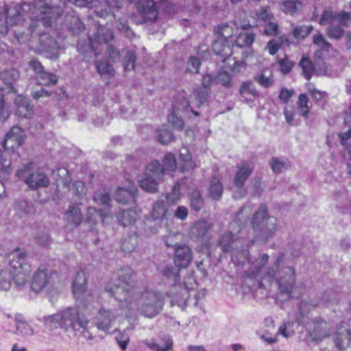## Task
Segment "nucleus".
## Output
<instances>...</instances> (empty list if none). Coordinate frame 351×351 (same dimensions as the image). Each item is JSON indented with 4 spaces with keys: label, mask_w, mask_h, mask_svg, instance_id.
I'll list each match as a JSON object with an SVG mask.
<instances>
[{
    "label": "nucleus",
    "mask_w": 351,
    "mask_h": 351,
    "mask_svg": "<svg viewBox=\"0 0 351 351\" xmlns=\"http://www.w3.org/2000/svg\"><path fill=\"white\" fill-rule=\"evenodd\" d=\"M33 6V11L29 15L32 23L29 27L32 30L38 26V23L44 27H51L53 23L62 14V5L55 2H47L45 0H34L29 3H24L21 8L17 7L9 8L3 5L0 8V34L5 35L8 26L16 25L24 21L20 10L23 12L29 10Z\"/></svg>",
    "instance_id": "obj_1"
},
{
    "label": "nucleus",
    "mask_w": 351,
    "mask_h": 351,
    "mask_svg": "<svg viewBox=\"0 0 351 351\" xmlns=\"http://www.w3.org/2000/svg\"><path fill=\"white\" fill-rule=\"evenodd\" d=\"M42 320L47 327H60L67 331L85 329L89 323L82 309L77 307L66 308L56 314L43 317Z\"/></svg>",
    "instance_id": "obj_2"
},
{
    "label": "nucleus",
    "mask_w": 351,
    "mask_h": 351,
    "mask_svg": "<svg viewBox=\"0 0 351 351\" xmlns=\"http://www.w3.org/2000/svg\"><path fill=\"white\" fill-rule=\"evenodd\" d=\"M128 298L120 299L119 305L121 309H127L132 312L137 311L145 317L152 318L156 316L162 309V295L155 291H147L142 293L135 302Z\"/></svg>",
    "instance_id": "obj_3"
},
{
    "label": "nucleus",
    "mask_w": 351,
    "mask_h": 351,
    "mask_svg": "<svg viewBox=\"0 0 351 351\" xmlns=\"http://www.w3.org/2000/svg\"><path fill=\"white\" fill-rule=\"evenodd\" d=\"M251 225L254 238L247 242V248L252 247L256 241L266 243L277 230V219L268 215L267 208L263 204L254 214Z\"/></svg>",
    "instance_id": "obj_4"
},
{
    "label": "nucleus",
    "mask_w": 351,
    "mask_h": 351,
    "mask_svg": "<svg viewBox=\"0 0 351 351\" xmlns=\"http://www.w3.org/2000/svg\"><path fill=\"white\" fill-rule=\"evenodd\" d=\"M295 269L292 267H284L276 272L274 267H270L262 275L263 281L271 283L276 279L278 284L277 300L283 302L292 298V292L295 285Z\"/></svg>",
    "instance_id": "obj_5"
},
{
    "label": "nucleus",
    "mask_w": 351,
    "mask_h": 351,
    "mask_svg": "<svg viewBox=\"0 0 351 351\" xmlns=\"http://www.w3.org/2000/svg\"><path fill=\"white\" fill-rule=\"evenodd\" d=\"M27 254L24 250L16 249L9 255L8 271L18 287L24 286L31 273V265L26 261Z\"/></svg>",
    "instance_id": "obj_6"
},
{
    "label": "nucleus",
    "mask_w": 351,
    "mask_h": 351,
    "mask_svg": "<svg viewBox=\"0 0 351 351\" xmlns=\"http://www.w3.org/2000/svg\"><path fill=\"white\" fill-rule=\"evenodd\" d=\"M243 241L234 237L232 232L228 231L223 234L218 241V245L223 252L232 254V261L237 265H243L249 261L250 252L248 250L239 249Z\"/></svg>",
    "instance_id": "obj_7"
},
{
    "label": "nucleus",
    "mask_w": 351,
    "mask_h": 351,
    "mask_svg": "<svg viewBox=\"0 0 351 351\" xmlns=\"http://www.w3.org/2000/svg\"><path fill=\"white\" fill-rule=\"evenodd\" d=\"M133 271L130 267H123L118 271L117 278L115 281H111L105 287L106 292L110 293L117 299L128 298L130 300L132 296L131 291V278Z\"/></svg>",
    "instance_id": "obj_8"
},
{
    "label": "nucleus",
    "mask_w": 351,
    "mask_h": 351,
    "mask_svg": "<svg viewBox=\"0 0 351 351\" xmlns=\"http://www.w3.org/2000/svg\"><path fill=\"white\" fill-rule=\"evenodd\" d=\"M32 162L26 164L23 169L17 171L16 176L31 189L47 186L49 184L48 177L40 170L32 171Z\"/></svg>",
    "instance_id": "obj_9"
},
{
    "label": "nucleus",
    "mask_w": 351,
    "mask_h": 351,
    "mask_svg": "<svg viewBox=\"0 0 351 351\" xmlns=\"http://www.w3.org/2000/svg\"><path fill=\"white\" fill-rule=\"evenodd\" d=\"M120 299L121 298L117 299L119 302ZM125 311L128 310L121 309L119 304H118V308L113 309H107L104 307L100 308L95 318L97 327L99 330H107L110 329L117 317L123 315V311Z\"/></svg>",
    "instance_id": "obj_10"
},
{
    "label": "nucleus",
    "mask_w": 351,
    "mask_h": 351,
    "mask_svg": "<svg viewBox=\"0 0 351 351\" xmlns=\"http://www.w3.org/2000/svg\"><path fill=\"white\" fill-rule=\"evenodd\" d=\"M331 334V326L322 319H315L308 326V335L312 341L321 342Z\"/></svg>",
    "instance_id": "obj_11"
},
{
    "label": "nucleus",
    "mask_w": 351,
    "mask_h": 351,
    "mask_svg": "<svg viewBox=\"0 0 351 351\" xmlns=\"http://www.w3.org/2000/svg\"><path fill=\"white\" fill-rule=\"evenodd\" d=\"M167 246L174 247V263L179 268H186L193 260L191 250L186 245H172L168 240L165 241Z\"/></svg>",
    "instance_id": "obj_12"
},
{
    "label": "nucleus",
    "mask_w": 351,
    "mask_h": 351,
    "mask_svg": "<svg viewBox=\"0 0 351 351\" xmlns=\"http://www.w3.org/2000/svg\"><path fill=\"white\" fill-rule=\"evenodd\" d=\"M136 4V8L141 17L138 23L154 22L157 19V11L154 2L149 0H130Z\"/></svg>",
    "instance_id": "obj_13"
},
{
    "label": "nucleus",
    "mask_w": 351,
    "mask_h": 351,
    "mask_svg": "<svg viewBox=\"0 0 351 351\" xmlns=\"http://www.w3.org/2000/svg\"><path fill=\"white\" fill-rule=\"evenodd\" d=\"M333 341L337 349L343 350L351 342V332L349 324L342 322L337 325L333 335Z\"/></svg>",
    "instance_id": "obj_14"
},
{
    "label": "nucleus",
    "mask_w": 351,
    "mask_h": 351,
    "mask_svg": "<svg viewBox=\"0 0 351 351\" xmlns=\"http://www.w3.org/2000/svg\"><path fill=\"white\" fill-rule=\"evenodd\" d=\"M351 22L350 12H333L331 10H325L319 19V24L326 25L328 23H339L347 26Z\"/></svg>",
    "instance_id": "obj_15"
},
{
    "label": "nucleus",
    "mask_w": 351,
    "mask_h": 351,
    "mask_svg": "<svg viewBox=\"0 0 351 351\" xmlns=\"http://www.w3.org/2000/svg\"><path fill=\"white\" fill-rule=\"evenodd\" d=\"M24 139V131L18 126H13L5 136L3 143V147L7 150H14L21 146Z\"/></svg>",
    "instance_id": "obj_16"
},
{
    "label": "nucleus",
    "mask_w": 351,
    "mask_h": 351,
    "mask_svg": "<svg viewBox=\"0 0 351 351\" xmlns=\"http://www.w3.org/2000/svg\"><path fill=\"white\" fill-rule=\"evenodd\" d=\"M39 43L40 50L49 53L51 58H57L58 57L60 47L49 34H41L39 38Z\"/></svg>",
    "instance_id": "obj_17"
},
{
    "label": "nucleus",
    "mask_w": 351,
    "mask_h": 351,
    "mask_svg": "<svg viewBox=\"0 0 351 351\" xmlns=\"http://www.w3.org/2000/svg\"><path fill=\"white\" fill-rule=\"evenodd\" d=\"M239 27L237 23L231 21L228 23L222 24L215 28V34L218 38L226 41V43H231L233 46V40L237 32Z\"/></svg>",
    "instance_id": "obj_18"
},
{
    "label": "nucleus",
    "mask_w": 351,
    "mask_h": 351,
    "mask_svg": "<svg viewBox=\"0 0 351 351\" xmlns=\"http://www.w3.org/2000/svg\"><path fill=\"white\" fill-rule=\"evenodd\" d=\"M50 275L45 269H38L31 280V289L35 293L42 291L50 282Z\"/></svg>",
    "instance_id": "obj_19"
},
{
    "label": "nucleus",
    "mask_w": 351,
    "mask_h": 351,
    "mask_svg": "<svg viewBox=\"0 0 351 351\" xmlns=\"http://www.w3.org/2000/svg\"><path fill=\"white\" fill-rule=\"evenodd\" d=\"M237 170L234 178V182L237 186L242 187L245 181L252 174L254 169V165L251 162L243 161L237 165Z\"/></svg>",
    "instance_id": "obj_20"
},
{
    "label": "nucleus",
    "mask_w": 351,
    "mask_h": 351,
    "mask_svg": "<svg viewBox=\"0 0 351 351\" xmlns=\"http://www.w3.org/2000/svg\"><path fill=\"white\" fill-rule=\"evenodd\" d=\"M137 192L138 189L134 184L128 189L119 187L115 193L114 198L117 202L128 204L134 202Z\"/></svg>",
    "instance_id": "obj_21"
},
{
    "label": "nucleus",
    "mask_w": 351,
    "mask_h": 351,
    "mask_svg": "<svg viewBox=\"0 0 351 351\" xmlns=\"http://www.w3.org/2000/svg\"><path fill=\"white\" fill-rule=\"evenodd\" d=\"M114 39L112 32L106 27L99 26L97 32L90 38V41L93 45H107L110 41Z\"/></svg>",
    "instance_id": "obj_22"
},
{
    "label": "nucleus",
    "mask_w": 351,
    "mask_h": 351,
    "mask_svg": "<svg viewBox=\"0 0 351 351\" xmlns=\"http://www.w3.org/2000/svg\"><path fill=\"white\" fill-rule=\"evenodd\" d=\"M87 290V278L84 271H78L72 283V292L75 298L81 297L82 294Z\"/></svg>",
    "instance_id": "obj_23"
},
{
    "label": "nucleus",
    "mask_w": 351,
    "mask_h": 351,
    "mask_svg": "<svg viewBox=\"0 0 351 351\" xmlns=\"http://www.w3.org/2000/svg\"><path fill=\"white\" fill-rule=\"evenodd\" d=\"M64 219L71 226H78L82 221V215L80 208L76 205H69L64 213Z\"/></svg>",
    "instance_id": "obj_24"
},
{
    "label": "nucleus",
    "mask_w": 351,
    "mask_h": 351,
    "mask_svg": "<svg viewBox=\"0 0 351 351\" xmlns=\"http://www.w3.org/2000/svg\"><path fill=\"white\" fill-rule=\"evenodd\" d=\"M16 106V114L23 118L30 117L33 114V106L30 105L29 99L21 95L15 99Z\"/></svg>",
    "instance_id": "obj_25"
},
{
    "label": "nucleus",
    "mask_w": 351,
    "mask_h": 351,
    "mask_svg": "<svg viewBox=\"0 0 351 351\" xmlns=\"http://www.w3.org/2000/svg\"><path fill=\"white\" fill-rule=\"evenodd\" d=\"M75 300L80 303L77 308L82 309V313L87 317L92 314L93 295L90 290H86L80 298H75Z\"/></svg>",
    "instance_id": "obj_26"
},
{
    "label": "nucleus",
    "mask_w": 351,
    "mask_h": 351,
    "mask_svg": "<svg viewBox=\"0 0 351 351\" xmlns=\"http://www.w3.org/2000/svg\"><path fill=\"white\" fill-rule=\"evenodd\" d=\"M232 47L231 43H226L223 39L218 38V40L215 41L213 45V50L217 55L221 56L225 60L226 58L230 56L232 54Z\"/></svg>",
    "instance_id": "obj_27"
},
{
    "label": "nucleus",
    "mask_w": 351,
    "mask_h": 351,
    "mask_svg": "<svg viewBox=\"0 0 351 351\" xmlns=\"http://www.w3.org/2000/svg\"><path fill=\"white\" fill-rule=\"evenodd\" d=\"M158 270L164 277L173 282L174 288L176 289V284L180 280L179 269L172 265H160Z\"/></svg>",
    "instance_id": "obj_28"
},
{
    "label": "nucleus",
    "mask_w": 351,
    "mask_h": 351,
    "mask_svg": "<svg viewBox=\"0 0 351 351\" xmlns=\"http://www.w3.org/2000/svg\"><path fill=\"white\" fill-rule=\"evenodd\" d=\"M165 175L164 169L158 160L152 161L146 167L145 176L160 182Z\"/></svg>",
    "instance_id": "obj_29"
},
{
    "label": "nucleus",
    "mask_w": 351,
    "mask_h": 351,
    "mask_svg": "<svg viewBox=\"0 0 351 351\" xmlns=\"http://www.w3.org/2000/svg\"><path fill=\"white\" fill-rule=\"evenodd\" d=\"M12 278L8 271V262H4L0 256V289L8 290L11 287Z\"/></svg>",
    "instance_id": "obj_30"
},
{
    "label": "nucleus",
    "mask_w": 351,
    "mask_h": 351,
    "mask_svg": "<svg viewBox=\"0 0 351 351\" xmlns=\"http://www.w3.org/2000/svg\"><path fill=\"white\" fill-rule=\"evenodd\" d=\"M168 211L167 203L163 200L157 201L154 203L150 212V217L152 220L162 221L165 219Z\"/></svg>",
    "instance_id": "obj_31"
},
{
    "label": "nucleus",
    "mask_w": 351,
    "mask_h": 351,
    "mask_svg": "<svg viewBox=\"0 0 351 351\" xmlns=\"http://www.w3.org/2000/svg\"><path fill=\"white\" fill-rule=\"evenodd\" d=\"M212 227V223L205 219L195 221L191 228V234L195 237H204Z\"/></svg>",
    "instance_id": "obj_32"
},
{
    "label": "nucleus",
    "mask_w": 351,
    "mask_h": 351,
    "mask_svg": "<svg viewBox=\"0 0 351 351\" xmlns=\"http://www.w3.org/2000/svg\"><path fill=\"white\" fill-rule=\"evenodd\" d=\"M223 186L221 182L216 177L211 178L208 185L209 197L215 201H218L221 198L223 193Z\"/></svg>",
    "instance_id": "obj_33"
},
{
    "label": "nucleus",
    "mask_w": 351,
    "mask_h": 351,
    "mask_svg": "<svg viewBox=\"0 0 351 351\" xmlns=\"http://www.w3.org/2000/svg\"><path fill=\"white\" fill-rule=\"evenodd\" d=\"M142 343L153 351H170L173 348V340L167 336L164 339V346L158 344L154 339L142 341Z\"/></svg>",
    "instance_id": "obj_34"
},
{
    "label": "nucleus",
    "mask_w": 351,
    "mask_h": 351,
    "mask_svg": "<svg viewBox=\"0 0 351 351\" xmlns=\"http://www.w3.org/2000/svg\"><path fill=\"white\" fill-rule=\"evenodd\" d=\"M138 215L134 209L123 210L117 215L118 221L123 226L133 225L138 219Z\"/></svg>",
    "instance_id": "obj_35"
},
{
    "label": "nucleus",
    "mask_w": 351,
    "mask_h": 351,
    "mask_svg": "<svg viewBox=\"0 0 351 351\" xmlns=\"http://www.w3.org/2000/svg\"><path fill=\"white\" fill-rule=\"evenodd\" d=\"M95 56L97 59L95 60V67L97 72L101 77H112L114 75V70L112 65L106 62H99L97 59L98 53L95 52Z\"/></svg>",
    "instance_id": "obj_36"
},
{
    "label": "nucleus",
    "mask_w": 351,
    "mask_h": 351,
    "mask_svg": "<svg viewBox=\"0 0 351 351\" xmlns=\"http://www.w3.org/2000/svg\"><path fill=\"white\" fill-rule=\"evenodd\" d=\"M254 40V35L252 33L242 32L237 33L233 40V45L243 48L250 46Z\"/></svg>",
    "instance_id": "obj_37"
},
{
    "label": "nucleus",
    "mask_w": 351,
    "mask_h": 351,
    "mask_svg": "<svg viewBox=\"0 0 351 351\" xmlns=\"http://www.w3.org/2000/svg\"><path fill=\"white\" fill-rule=\"evenodd\" d=\"M156 134L157 141L162 144L166 145L174 140L172 132L165 125L158 127L156 130Z\"/></svg>",
    "instance_id": "obj_38"
},
{
    "label": "nucleus",
    "mask_w": 351,
    "mask_h": 351,
    "mask_svg": "<svg viewBox=\"0 0 351 351\" xmlns=\"http://www.w3.org/2000/svg\"><path fill=\"white\" fill-rule=\"evenodd\" d=\"M302 8V3L299 0H284L281 3V10L290 15H294Z\"/></svg>",
    "instance_id": "obj_39"
},
{
    "label": "nucleus",
    "mask_w": 351,
    "mask_h": 351,
    "mask_svg": "<svg viewBox=\"0 0 351 351\" xmlns=\"http://www.w3.org/2000/svg\"><path fill=\"white\" fill-rule=\"evenodd\" d=\"M65 22L67 27L73 33H79L84 29V26L80 18L75 14L66 15Z\"/></svg>",
    "instance_id": "obj_40"
},
{
    "label": "nucleus",
    "mask_w": 351,
    "mask_h": 351,
    "mask_svg": "<svg viewBox=\"0 0 351 351\" xmlns=\"http://www.w3.org/2000/svg\"><path fill=\"white\" fill-rule=\"evenodd\" d=\"M269 261L267 254H261L252 263L251 268V275L255 276L261 274L262 269L266 265Z\"/></svg>",
    "instance_id": "obj_41"
},
{
    "label": "nucleus",
    "mask_w": 351,
    "mask_h": 351,
    "mask_svg": "<svg viewBox=\"0 0 351 351\" xmlns=\"http://www.w3.org/2000/svg\"><path fill=\"white\" fill-rule=\"evenodd\" d=\"M252 212V208L250 204L245 205L237 213L234 217V222L238 223L239 226L245 224Z\"/></svg>",
    "instance_id": "obj_42"
},
{
    "label": "nucleus",
    "mask_w": 351,
    "mask_h": 351,
    "mask_svg": "<svg viewBox=\"0 0 351 351\" xmlns=\"http://www.w3.org/2000/svg\"><path fill=\"white\" fill-rule=\"evenodd\" d=\"M189 201L191 208L195 211H199L204 206V198L197 190H194L191 193Z\"/></svg>",
    "instance_id": "obj_43"
},
{
    "label": "nucleus",
    "mask_w": 351,
    "mask_h": 351,
    "mask_svg": "<svg viewBox=\"0 0 351 351\" xmlns=\"http://www.w3.org/2000/svg\"><path fill=\"white\" fill-rule=\"evenodd\" d=\"M57 175L58 176V185L62 184L67 191L71 190V178L68 169L64 167L59 168L57 170Z\"/></svg>",
    "instance_id": "obj_44"
},
{
    "label": "nucleus",
    "mask_w": 351,
    "mask_h": 351,
    "mask_svg": "<svg viewBox=\"0 0 351 351\" xmlns=\"http://www.w3.org/2000/svg\"><path fill=\"white\" fill-rule=\"evenodd\" d=\"M105 215L95 207H88L86 217V221L90 225H95L102 220Z\"/></svg>",
    "instance_id": "obj_45"
},
{
    "label": "nucleus",
    "mask_w": 351,
    "mask_h": 351,
    "mask_svg": "<svg viewBox=\"0 0 351 351\" xmlns=\"http://www.w3.org/2000/svg\"><path fill=\"white\" fill-rule=\"evenodd\" d=\"M36 80L40 84L43 86L55 85L58 82L56 75L45 71L36 75Z\"/></svg>",
    "instance_id": "obj_46"
},
{
    "label": "nucleus",
    "mask_w": 351,
    "mask_h": 351,
    "mask_svg": "<svg viewBox=\"0 0 351 351\" xmlns=\"http://www.w3.org/2000/svg\"><path fill=\"white\" fill-rule=\"evenodd\" d=\"M283 44H286L287 45L289 44V39L286 36H281L278 40H270L267 43L266 49L268 50L269 54L274 55Z\"/></svg>",
    "instance_id": "obj_47"
},
{
    "label": "nucleus",
    "mask_w": 351,
    "mask_h": 351,
    "mask_svg": "<svg viewBox=\"0 0 351 351\" xmlns=\"http://www.w3.org/2000/svg\"><path fill=\"white\" fill-rule=\"evenodd\" d=\"M255 80L265 88L270 87L274 84L272 73L269 69H264L260 75L256 76Z\"/></svg>",
    "instance_id": "obj_48"
},
{
    "label": "nucleus",
    "mask_w": 351,
    "mask_h": 351,
    "mask_svg": "<svg viewBox=\"0 0 351 351\" xmlns=\"http://www.w3.org/2000/svg\"><path fill=\"white\" fill-rule=\"evenodd\" d=\"M172 302L180 306H185L189 298V290L186 288L180 287L179 291L171 295Z\"/></svg>",
    "instance_id": "obj_49"
},
{
    "label": "nucleus",
    "mask_w": 351,
    "mask_h": 351,
    "mask_svg": "<svg viewBox=\"0 0 351 351\" xmlns=\"http://www.w3.org/2000/svg\"><path fill=\"white\" fill-rule=\"evenodd\" d=\"M308 98L305 94H300L297 102V106L300 114L305 119L308 118L310 107Z\"/></svg>",
    "instance_id": "obj_50"
},
{
    "label": "nucleus",
    "mask_w": 351,
    "mask_h": 351,
    "mask_svg": "<svg viewBox=\"0 0 351 351\" xmlns=\"http://www.w3.org/2000/svg\"><path fill=\"white\" fill-rule=\"evenodd\" d=\"M180 160L183 162L182 170H187L194 167L191 155L186 147H183L180 151Z\"/></svg>",
    "instance_id": "obj_51"
},
{
    "label": "nucleus",
    "mask_w": 351,
    "mask_h": 351,
    "mask_svg": "<svg viewBox=\"0 0 351 351\" xmlns=\"http://www.w3.org/2000/svg\"><path fill=\"white\" fill-rule=\"evenodd\" d=\"M136 54L132 50L126 51L123 58V65L124 70L132 71L135 68Z\"/></svg>",
    "instance_id": "obj_52"
},
{
    "label": "nucleus",
    "mask_w": 351,
    "mask_h": 351,
    "mask_svg": "<svg viewBox=\"0 0 351 351\" xmlns=\"http://www.w3.org/2000/svg\"><path fill=\"white\" fill-rule=\"evenodd\" d=\"M165 173L174 171L177 168L176 157L173 154L169 153L165 155L163 159V167Z\"/></svg>",
    "instance_id": "obj_53"
},
{
    "label": "nucleus",
    "mask_w": 351,
    "mask_h": 351,
    "mask_svg": "<svg viewBox=\"0 0 351 351\" xmlns=\"http://www.w3.org/2000/svg\"><path fill=\"white\" fill-rule=\"evenodd\" d=\"M327 25H330L326 30V34L330 38L339 39L343 36L344 30L339 23H328Z\"/></svg>",
    "instance_id": "obj_54"
},
{
    "label": "nucleus",
    "mask_w": 351,
    "mask_h": 351,
    "mask_svg": "<svg viewBox=\"0 0 351 351\" xmlns=\"http://www.w3.org/2000/svg\"><path fill=\"white\" fill-rule=\"evenodd\" d=\"M299 64L302 69L305 77L307 80H310L314 72V66L312 61L308 58L303 57Z\"/></svg>",
    "instance_id": "obj_55"
},
{
    "label": "nucleus",
    "mask_w": 351,
    "mask_h": 351,
    "mask_svg": "<svg viewBox=\"0 0 351 351\" xmlns=\"http://www.w3.org/2000/svg\"><path fill=\"white\" fill-rule=\"evenodd\" d=\"M138 243L137 237L135 235L128 237L123 239L121 244V249L126 253H130L133 252Z\"/></svg>",
    "instance_id": "obj_56"
},
{
    "label": "nucleus",
    "mask_w": 351,
    "mask_h": 351,
    "mask_svg": "<svg viewBox=\"0 0 351 351\" xmlns=\"http://www.w3.org/2000/svg\"><path fill=\"white\" fill-rule=\"evenodd\" d=\"M94 201L100 205L108 206L110 202V197L108 193L104 189L97 191L93 196Z\"/></svg>",
    "instance_id": "obj_57"
},
{
    "label": "nucleus",
    "mask_w": 351,
    "mask_h": 351,
    "mask_svg": "<svg viewBox=\"0 0 351 351\" xmlns=\"http://www.w3.org/2000/svg\"><path fill=\"white\" fill-rule=\"evenodd\" d=\"M159 182L154 179L149 178L147 176L140 182L141 187L148 192L154 193L156 191Z\"/></svg>",
    "instance_id": "obj_58"
},
{
    "label": "nucleus",
    "mask_w": 351,
    "mask_h": 351,
    "mask_svg": "<svg viewBox=\"0 0 351 351\" xmlns=\"http://www.w3.org/2000/svg\"><path fill=\"white\" fill-rule=\"evenodd\" d=\"M16 330L23 336L33 335V329L31 326L24 320L16 319Z\"/></svg>",
    "instance_id": "obj_59"
},
{
    "label": "nucleus",
    "mask_w": 351,
    "mask_h": 351,
    "mask_svg": "<svg viewBox=\"0 0 351 351\" xmlns=\"http://www.w3.org/2000/svg\"><path fill=\"white\" fill-rule=\"evenodd\" d=\"M240 93L243 97H247L248 95H252L256 97L258 96V93L256 90L252 82H247L242 84L240 88Z\"/></svg>",
    "instance_id": "obj_60"
},
{
    "label": "nucleus",
    "mask_w": 351,
    "mask_h": 351,
    "mask_svg": "<svg viewBox=\"0 0 351 351\" xmlns=\"http://www.w3.org/2000/svg\"><path fill=\"white\" fill-rule=\"evenodd\" d=\"M10 165V160L2 158V153L0 151V178H5L10 175L12 171Z\"/></svg>",
    "instance_id": "obj_61"
},
{
    "label": "nucleus",
    "mask_w": 351,
    "mask_h": 351,
    "mask_svg": "<svg viewBox=\"0 0 351 351\" xmlns=\"http://www.w3.org/2000/svg\"><path fill=\"white\" fill-rule=\"evenodd\" d=\"M273 17L274 15L267 6L261 8L255 13V19L258 21H269Z\"/></svg>",
    "instance_id": "obj_62"
},
{
    "label": "nucleus",
    "mask_w": 351,
    "mask_h": 351,
    "mask_svg": "<svg viewBox=\"0 0 351 351\" xmlns=\"http://www.w3.org/2000/svg\"><path fill=\"white\" fill-rule=\"evenodd\" d=\"M217 83L220 84L226 88H230L232 85V77L226 71L219 72L215 77Z\"/></svg>",
    "instance_id": "obj_63"
},
{
    "label": "nucleus",
    "mask_w": 351,
    "mask_h": 351,
    "mask_svg": "<svg viewBox=\"0 0 351 351\" xmlns=\"http://www.w3.org/2000/svg\"><path fill=\"white\" fill-rule=\"evenodd\" d=\"M313 29L310 25L295 26L293 27V35L295 38H305Z\"/></svg>",
    "instance_id": "obj_64"
}]
</instances>
